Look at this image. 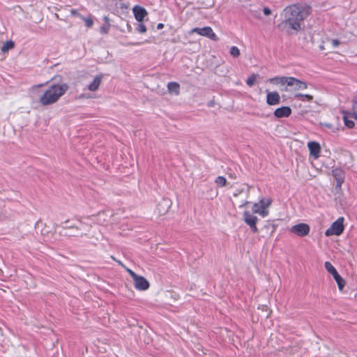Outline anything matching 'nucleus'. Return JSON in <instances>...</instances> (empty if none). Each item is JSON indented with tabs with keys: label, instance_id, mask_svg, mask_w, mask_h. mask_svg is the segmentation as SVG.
<instances>
[{
	"label": "nucleus",
	"instance_id": "obj_1",
	"mask_svg": "<svg viewBox=\"0 0 357 357\" xmlns=\"http://www.w3.org/2000/svg\"><path fill=\"white\" fill-rule=\"evenodd\" d=\"M310 13V8L301 4H293L286 7L282 13L280 29L289 35L296 34L301 31L303 21Z\"/></svg>",
	"mask_w": 357,
	"mask_h": 357
},
{
	"label": "nucleus",
	"instance_id": "obj_2",
	"mask_svg": "<svg viewBox=\"0 0 357 357\" xmlns=\"http://www.w3.org/2000/svg\"><path fill=\"white\" fill-rule=\"evenodd\" d=\"M267 82L278 86L282 91L291 93L296 98V93L307 88V84L294 77L276 76L267 79Z\"/></svg>",
	"mask_w": 357,
	"mask_h": 357
},
{
	"label": "nucleus",
	"instance_id": "obj_3",
	"mask_svg": "<svg viewBox=\"0 0 357 357\" xmlns=\"http://www.w3.org/2000/svg\"><path fill=\"white\" fill-rule=\"evenodd\" d=\"M68 89L65 83L54 84L44 90L38 98V102L43 106H47L56 102Z\"/></svg>",
	"mask_w": 357,
	"mask_h": 357
},
{
	"label": "nucleus",
	"instance_id": "obj_4",
	"mask_svg": "<svg viewBox=\"0 0 357 357\" xmlns=\"http://www.w3.org/2000/svg\"><path fill=\"white\" fill-rule=\"evenodd\" d=\"M271 204L272 199L271 198H262L259 202L253 204L252 211L253 213L258 214L262 218L267 217L269 215V208Z\"/></svg>",
	"mask_w": 357,
	"mask_h": 357
},
{
	"label": "nucleus",
	"instance_id": "obj_5",
	"mask_svg": "<svg viewBox=\"0 0 357 357\" xmlns=\"http://www.w3.org/2000/svg\"><path fill=\"white\" fill-rule=\"evenodd\" d=\"M344 218L340 217L337 218V220H335L333 224L331 225V227L326 229L325 231V235L326 236H340L341 234H342L344 227Z\"/></svg>",
	"mask_w": 357,
	"mask_h": 357
},
{
	"label": "nucleus",
	"instance_id": "obj_6",
	"mask_svg": "<svg viewBox=\"0 0 357 357\" xmlns=\"http://www.w3.org/2000/svg\"><path fill=\"white\" fill-rule=\"evenodd\" d=\"M197 33L200 36L207 37L213 40H218L216 34L213 32L210 26H204L203 28H194L190 31V34Z\"/></svg>",
	"mask_w": 357,
	"mask_h": 357
},
{
	"label": "nucleus",
	"instance_id": "obj_7",
	"mask_svg": "<svg viewBox=\"0 0 357 357\" xmlns=\"http://www.w3.org/2000/svg\"><path fill=\"white\" fill-rule=\"evenodd\" d=\"M243 220L244 222L250 226V229L254 233H257L258 231L257 227L256 226L258 218L257 216L252 214L250 211H245L243 214Z\"/></svg>",
	"mask_w": 357,
	"mask_h": 357
},
{
	"label": "nucleus",
	"instance_id": "obj_8",
	"mask_svg": "<svg viewBox=\"0 0 357 357\" xmlns=\"http://www.w3.org/2000/svg\"><path fill=\"white\" fill-rule=\"evenodd\" d=\"M290 231L299 236H305L310 233V228L305 223H299L290 228Z\"/></svg>",
	"mask_w": 357,
	"mask_h": 357
},
{
	"label": "nucleus",
	"instance_id": "obj_9",
	"mask_svg": "<svg viewBox=\"0 0 357 357\" xmlns=\"http://www.w3.org/2000/svg\"><path fill=\"white\" fill-rule=\"evenodd\" d=\"M135 288L139 291H145L149 287V281L144 277L137 275L133 278Z\"/></svg>",
	"mask_w": 357,
	"mask_h": 357
},
{
	"label": "nucleus",
	"instance_id": "obj_10",
	"mask_svg": "<svg viewBox=\"0 0 357 357\" xmlns=\"http://www.w3.org/2000/svg\"><path fill=\"white\" fill-rule=\"evenodd\" d=\"M266 95V103L269 105H276L280 102V96L277 91H268Z\"/></svg>",
	"mask_w": 357,
	"mask_h": 357
},
{
	"label": "nucleus",
	"instance_id": "obj_11",
	"mask_svg": "<svg viewBox=\"0 0 357 357\" xmlns=\"http://www.w3.org/2000/svg\"><path fill=\"white\" fill-rule=\"evenodd\" d=\"M340 45V41L337 39H329L326 38V40L322 42V44L319 45L321 50H325L330 48H335Z\"/></svg>",
	"mask_w": 357,
	"mask_h": 357
},
{
	"label": "nucleus",
	"instance_id": "obj_12",
	"mask_svg": "<svg viewBox=\"0 0 357 357\" xmlns=\"http://www.w3.org/2000/svg\"><path fill=\"white\" fill-rule=\"evenodd\" d=\"M291 114V109L288 106L277 108L274 112V116L277 118L288 117Z\"/></svg>",
	"mask_w": 357,
	"mask_h": 357
},
{
	"label": "nucleus",
	"instance_id": "obj_13",
	"mask_svg": "<svg viewBox=\"0 0 357 357\" xmlns=\"http://www.w3.org/2000/svg\"><path fill=\"white\" fill-rule=\"evenodd\" d=\"M307 147L309 149L310 155H312L314 158H318L321 150L319 144L315 142H309L307 143Z\"/></svg>",
	"mask_w": 357,
	"mask_h": 357
},
{
	"label": "nucleus",
	"instance_id": "obj_14",
	"mask_svg": "<svg viewBox=\"0 0 357 357\" xmlns=\"http://www.w3.org/2000/svg\"><path fill=\"white\" fill-rule=\"evenodd\" d=\"M132 12L134 13L135 19L139 22H142L145 16L147 15L146 10L144 8L138 6H135L133 8Z\"/></svg>",
	"mask_w": 357,
	"mask_h": 357
},
{
	"label": "nucleus",
	"instance_id": "obj_15",
	"mask_svg": "<svg viewBox=\"0 0 357 357\" xmlns=\"http://www.w3.org/2000/svg\"><path fill=\"white\" fill-rule=\"evenodd\" d=\"M333 176L335 178L337 185H341L344 182V172L341 169L336 168L332 172Z\"/></svg>",
	"mask_w": 357,
	"mask_h": 357
},
{
	"label": "nucleus",
	"instance_id": "obj_16",
	"mask_svg": "<svg viewBox=\"0 0 357 357\" xmlns=\"http://www.w3.org/2000/svg\"><path fill=\"white\" fill-rule=\"evenodd\" d=\"M102 76L98 75L95 77L93 82L89 85L88 89L91 91H96L98 89L102 82Z\"/></svg>",
	"mask_w": 357,
	"mask_h": 357
},
{
	"label": "nucleus",
	"instance_id": "obj_17",
	"mask_svg": "<svg viewBox=\"0 0 357 357\" xmlns=\"http://www.w3.org/2000/svg\"><path fill=\"white\" fill-rule=\"evenodd\" d=\"M324 267L326 271L333 275V277L338 273L336 268L329 261H326L324 263Z\"/></svg>",
	"mask_w": 357,
	"mask_h": 357
},
{
	"label": "nucleus",
	"instance_id": "obj_18",
	"mask_svg": "<svg viewBox=\"0 0 357 357\" xmlns=\"http://www.w3.org/2000/svg\"><path fill=\"white\" fill-rule=\"evenodd\" d=\"M333 278L337 284L338 289L342 291L345 285L344 280L340 275L339 273L333 276Z\"/></svg>",
	"mask_w": 357,
	"mask_h": 357
},
{
	"label": "nucleus",
	"instance_id": "obj_19",
	"mask_svg": "<svg viewBox=\"0 0 357 357\" xmlns=\"http://www.w3.org/2000/svg\"><path fill=\"white\" fill-rule=\"evenodd\" d=\"M167 88L170 92L174 93L176 95L179 93V84L176 82H169Z\"/></svg>",
	"mask_w": 357,
	"mask_h": 357
},
{
	"label": "nucleus",
	"instance_id": "obj_20",
	"mask_svg": "<svg viewBox=\"0 0 357 357\" xmlns=\"http://www.w3.org/2000/svg\"><path fill=\"white\" fill-rule=\"evenodd\" d=\"M351 118L357 120V98L353 100L352 110L349 112Z\"/></svg>",
	"mask_w": 357,
	"mask_h": 357
},
{
	"label": "nucleus",
	"instance_id": "obj_21",
	"mask_svg": "<svg viewBox=\"0 0 357 357\" xmlns=\"http://www.w3.org/2000/svg\"><path fill=\"white\" fill-rule=\"evenodd\" d=\"M14 47V43L11 40H9V41H6L3 45V46L1 47V51L3 52H8L9 50H11L12 48Z\"/></svg>",
	"mask_w": 357,
	"mask_h": 357
},
{
	"label": "nucleus",
	"instance_id": "obj_22",
	"mask_svg": "<svg viewBox=\"0 0 357 357\" xmlns=\"http://www.w3.org/2000/svg\"><path fill=\"white\" fill-rule=\"evenodd\" d=\"M77 229L81 230L82 231L77 232V235H83L85 234L86 231H88L89 230V226L84 224L83 222H80V225L77 227Z\"/></svg>",
	"mask_w": 357,
	"mask_h": 357
},
{
	"label": "nucleus",
	"instance_id": "obj_23",
	"mask_svg": "<svg viewBox=\"0 0 357 357\" xmlns=\"http://www.w3.org/2000/svg\"><path fill=\"white\" fill-rule=\"evenodd\" d=\"M349 117H351V116L349 115V112H348V113H347V116H344V121L345 126H347L349 128H351L354 126V122L353 121L349 119Z\"/></svg>",
	"mask_w": 357,
	"mask_h": 357
},
{
	"label": "nucleus",
	"instance_id": "obj_24",
	"mask_svg": "<svg viewBox=\"0 0 357 357\" xmlns=\"http://www.w3.org/2000/svg\"><path fill=\"white\" fill-rule=\"evenodd\" d=\"M296 98H300L302 100H307L311 101L313 99L312 96L308 94L296 93Z\"/></svg>",
	"mask_w": 357,
	"mask_h": 357
},
{
	"label": "nucleus",
	"instance_id": "obj_25",
	"mask_svg": "<svg viewBox=\"0 0 357 357\" xmlns=\"http://www.w3.org/2000/svg\"><path fill=\"white\" fill-rule=\"evenodd\" d=\"M215 183L220 187H223L226 185L227 180L223 176H218L215 181Z\"/></svg>",
	"mask_w": 357,
	"mask_h": 357
},
{
	"label": "nucleus",
	"instance_id": "obj_26",
	"mask_svg": "<svg viewBox=\"0 0 357 357\" xmlns=\"http://www.w3.org/2000/svg\"><path fill=\"white\" fill-rule=\"evenodd\" d=\"M229 53L231 56H232L234 58H236L240 55V50L237 47L232 46L230 48Z\"/></svg>",
	"mask_w": 357,
	"mask_h": 357
},
{
	"label": "nucleus",
	"instance_id": "obj_27",
	"mask_svg": "<svg viewBox=\"0 0 357 357\" xmlns=\"http://www.w3.org/2000/svg\"><path fill=\"white\" fill-rule=\"evenodd\" d=\"M109 216V215L105 213H99L98 215V222L101 225L104 224L105 222H106V218H107Z\"/></svg>",
	"mask_w": 357,
	"mask_h": 357
},
{
	"label": "nucleus",
	"instance_id": "obj_28",
	"mask_svg": "<svg viewBox=\"0 0 357 357\" xmlns=\"http://www.w3.org/2000/svg\"><path fill=\"white\" fill-rule=\"evenodd\" d=\"M257 77V75H252L251 76H250L246 80L247 84L250 86H253L256 81Z\"/></svg>",
	"mask_w": 357,
	"mask_h": 357
},
{
	"label": "nucleus",
	"instance_id": "obj_29",
	"mask_svg": "<svg viewBox=\"0 0 357 357\" xmlns=\"http://www.w3.org/2000/svg\"><path fill=\"white\" fill-rule=\"evenodd\" d=\"M137 30L139 33H145L146 31V28L143 23L140 22V24L138 25V26L137 28Z\"/></svg>",
	"mask_w": 357,
	"mask_h": 357
},
{
	"label": "nucleus",
	"instance_id": "obj_30",
	"mask_svg": "<svg viewBox=\"0 0 357 357\" xmlns=\"http://www.w3.org/2000/svg\"><path fill=\"white\" fill-rule=\"evenodd\" d=\"M82 19L84 20L85 24L88 27L92 26V25L93 24V20H91V18H86V17H82Z\"/></svg>",
	"mask_w": 357,
	"mask_h": 357
},
{
	"label": "nucleus",
	"instance_id": "obj_31",
	"mask_svg": "<svg viewBox=\"0 0 357 357\" xmlns=\"http://www.w3.org/2000/svg\"><path fill=\"white\" fill-rule=\"evenodd\" d=\"M124 268L129 273V275L132 277V279L137 275V274L135 272H133L131 269L126 266L124 267Z\"/></svg>",
	"mask_w": 357,
	"mask_h": 357
},
{
	"label": "nucleus",
	"instance_id": "obj_32",
	"mask_svg": "<svg viewBox=\"0 0 357 357\" xmlns=\"http://www.w3.org/2000/svg\"><path fill=\"white\" fill-rule=\"evenodd\" d=\"M263 13L265 15H269L271 14V10L270 8H267V7H264L263 8Z\"/></svg>",
	"mask_w": 357,
	"mask_h": 357
},
{
	"label": "nucleus",
	"instance_id": "obj_33",
	"mask_svg": "<svg viewBox=\"0 0 357 357\" xmlns=\"http://www.w3.org/2000/svg\"><path fill=\"white\" fill-rule=\"evenodd\" d=\"M43 86V84H38V85L33 86L31 87V90H32V91H33V92H34V91H36V90H38V89L39 87H41V86Z\"/></svg>",
	"mask_w": 357,
	"mask_h": 357
},
{
	"label": "nucleus",
	"instance_id": "obj_34",
	"mask_svg": "<svg viewBox=\"0 0 357 357\" xmlns=\"http://www.w3.org/2000/svg\"><path fill=\"white\" fill-rule=\"evenodd\" d=\"M70 13L73 15H79V14L75 10H71Z\"/></svg>",
	"mask_w": 357,
	"mask_h": 357
},
{
	"label": "nucleus",
	"instance_id": "obj_35",
	"mask_svg": "<svg viewBox=\"0 0 357 357\" xmlns=\"http://www.w3.org/2000/svg\"><path fill=\"white\" fill-rule=\"evenodd\" d=\"M163 26H164L163 24H162V23H159V24H158V26H157V28H158V29H160L163 28Z\"/></svg>",
	"mask_w": 357,
	"mask_h": 357
},
{
	"label": "nucleus",
	"instance_id": "obj_36",
	"mask_svg": "<svg viewBox=\"0 0 357 357\" xmlns=\"http://www.w3.org/2000/svg\"><path fill=\"white\" fill-rule=\"evenodd\" d=\"M164 204L167 206V207L168 208L169 207V201L167 200H164L163 201Z\"/></svg>",
	"mask_w": 357,
	"mask_h": 357
},
{
	"label": "nucleus",
	"instance_id": "obj_37",
	"mask_svg": "<svg viewBox=\"0 0 357 357\" xmlns=\"http://www.w3.org/2000/svg\"><path fill=\"white\" fill-rule=\"evenodd\" d=\"M261 310L263 311H267L268 310V307L266 306V305H263L262 307H261Z\"/></svg>",
	"mask_w": 357,
	"mask_h": 357
},
{
	"label": "nucleus",
	"instance_id": "obj_38",
	"mask_svg": "<svg viewBox=\"0 0 357 357\" xmlns=\"http://www.w3.org/2000/svg\"><path fill=\"white\" fill-rule=\"evenodd\" d=\"M118 263H119V264L122 266L123 268L125 267V266L120 261H118Z\"/></svg>",
	"mask_w": 357,
	"mask_h": 357
},
{
	"label": "nucleus",
	"instance_id": "obj_39",
	"mask_svg": "<svg viewBox=\"0 0 357 357\" xmlns=\"http://www.w3.org/2000/svg\"><path fill=\"white\" fill-rule=\"evenodd\" d=\"M247 204H248V202H245V203L244 204L241 205L240 207H243V206H244Z\"/></svg>",
	"mask_w": 357,
	"mask_h": 357
},
{
	"label": "nucleus",
	"instance_id": "obj_40",
	"mask_svg": "<svg viewBox=\"0 0 357 357\" xmlns=\"http://www.w3.org/2000/svg\"><path fill=\"white\" fill-rule=\"evenodd\" d=\"M139 43H134V45H139Z\"/></svg>",
	"mask_w": 357,
	"mask_h": 357
}]
</instances>
